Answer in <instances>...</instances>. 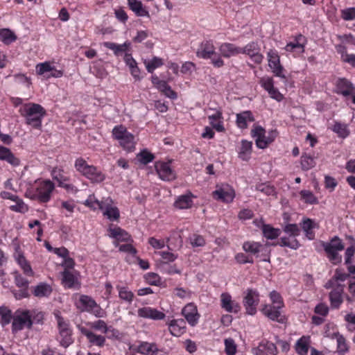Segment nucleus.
I'll use <instances>...</instances> for the list:
<instances>
[{"label": "nucleus", "mask_w": 355, "mask_h": 355, "mask_svg": "<svg viewBox=\"0 0 355 355\" xmlns=\"http://www.w3.org/2000/svg\"><path fill=\"white\" fill-rule=\"evenodd\" d=\"M19 113L25 117L26 123L35 128H40L42 125V119L46 115L44 108L37 103H29L21 107Z\"/></svg>", "instance_id": "1"}, {"label": "nucleus", "mask_w": 355, "mask_h": 355, "mask_svg": "<svg viewBox=\"0 0 355 355\" xmlns=\"http://www.w3.org/2000/svg\"><path fill=\"white\" fill-rule=\"evenodd\" d=\"M113 201L107 198L104 201H99L94 195H90L84 204L93 209H99L103 211V214L110 220H116L120 214L116 207L112 206Z\"/></svg>", "instance_id": "2"}, {"label": "nucleus", "mask_w": 355, "mask_h": 355, "mask_svg": "<svg viewBox=\"0 0 355 355\" xmlns=\"http://www.w3.org/2000/svg\"><path fill=\"white\" fill-rule=\"evenodd\" d=\"M74 166L76 171L92 183H101L105 179V175L94 165H89L83 158H78L75 161Z\"/></svg>", "instance_id": "3"}, {"label": "nucleus", "mask_w": 355, "mask_h": 355, "mask_svg": "<svg viewBox=\"0 0 355 355\" xmlns=\"http://www.w3.org/2000/svg\"><path fill=\"white\" fill-rule=\"evenodd\" d=\"M37 187L33 193L31 190L27 191V195L32 200H36L42 203H45L51 200L52 193L55 189L54 184L49 180L36 181Z\"/></svg>", "instance_id": "4"}, {"label": "nucleus", "mask_w": 355, "mask_h": 355, "mask_svg": "<svg viewBox=\"0 0 355 355\" xmlns=\"http://www.w3.org/2000/svg\"><path fill=\"white\" fill-rule=\"evenodd\" d=\"M196 55L203 59H211V63L215 67L219 68L224 65V61L217 55L214 45L210 40L201 42L196 51Z\"/></svg>", "instance_id": "5"}, {"label": "nucleus", "mask_w": 355, "mask_h": 355, "mask_svg": "<svg viewBox=\"0 0 355 355\" xmlns=\"http://www.w3.org/2000/svg\"><path fill=\"white\" fill-rule=\"evenodd\" d=\"M114 138L119 141L120 146L130 152L135 150L136 141L134 135L129 132L123 125L115 126L112 130Z\"/></svg>", "instance_id": "6"}, {"label": "nucleus", "mask_w": 355, "mask_h": 355, "mask_svg": "<svg viewBox=\"0 0 355 355\" xmlns=\"http://www.w3.org/2000/svg\"><path fill=\"white\" fill-rule=\"evenodd\" d=\"M34 311L29 310L18 309L12 317V330L17 332L25 328L31 329L33 320L32 319Z\"/></svg>", "instance_id": "7"}, {"label": "nucleus", "mask_w": 355, "mask_h": 355, "mask_svg": "<svg viewBox=\"0 0 355 355\" xmlns=\"http://www.w3.org/2000/svg\"><path fill=\"white\" fill-rule=\"evenodd\" d=\"M55 316L59 331L58 340H59L60 344L66 348L73 341L71 337L72 331L69 327V322L62 318L59 313H55Z\"/></svg>", "instance_id": "8"}, {"label": "nucleus", "mask_w": 355, "mask_h": 355, "mask_svg": "<svg viewBox=\"0 0 355 355\" xmlns=\"http://www.w3.org/2000/svg\"><path fill=\"white\" fill-rule=\"evenodd\" d=\"M322 246L328 258L333 263L336 264L342 261V257L338 252L342 251L345 246L341 239L335 236L329 242L324 243Z\"/></svg>", "instance_id": "9"}, {"label": "nucleus", "mask_w": 355, "mask_h": 355, "mask_svg": "<svg viewBox=\"0 0 355 355\" xmlns=\"http://www.w3.org/2000/svg\"><path fill=\"white\" fill-rule=\"evenodd\" d=\"M259 302V294L257 291L252 288H248L245 292L243 298V306L246 313L253 315L257 313V306Z\"/></svg>", "instance_id": "10"}, {"label": "nucleus", "mask_w": 355, "mask_h": 355, "mask_svg": "<svg viewBox=\"0 0 355 355\" xmlns=\"http://www.w3.org/2000/svg\"><path fill=\"white\" fill-rule=\"evenodd\" d=\"M266 131L261 126H256L252 130V136L255 138L256 145L259 148H265L272 143L275 137V132L265 135Z\"/></svg>", "instance_id": "11"}, {"label": "nucleus", "mask_w": 355, "mask_h": 355, "mask_svg": "<svg viewBox=\"0 0 355 355\" xmlns=\"http://www.w3.org/2000/svg\"><path fill=\"white\" fill-rule=\"evenodd\" d=\"M36 72L38 75L43 76L44 78H60L62 76L63 72L55 69L49 62H45L36 65Z\"/></svg>", "instance_id": "12"}, {"label": "nucleus", "mask_w": 355, "mask_h": 355, "mask_svg": "<svg viewBox=\"0 0 355 355\" xmlns=\"http://www.w3.org/2000/svg\"><path fill=\"white\" fill-rule=\"evenodd\" d=\"M241 53L248 55L253 62L260 64L263 60V55L260 53V47L257 43L252 42L243 48H241Z\"/></svg>", "instance_id": "13"}, {"label": "nucleus", "mask_w": 355, "mask_h": 355, "mask_svg": "<svg viewBox=\"0 0 355 355\" xmlns=\"http://www.w3.org/2000/svg\"><path fill=\"white\" fill-rule=\"evenodd\" d=\"M268 65L272 69V72L279 77L285 78L283 74V67L280 64L279 56L277 51L270 50L267 53Z\"/></svg>", "instance_id": "14"}, {"label": "nucleus", "mask_w": 355, "mask_h": 355, "mask_svg": "<svg viewBox=\"0 0 355 355\" xmlns=\"http://www.w3.org/2000/svg\"><path fill=\"white\" fill-rule=\"evenodd\" d=\"M282 308H277V306L272 304H266L261 309L263 314L268 318L270 320L284 323L285 322V317L282 315L281 309Z\"/></svg>", "instance_id": "15"}, {"label": "nucleus", "mask_w": 355, "mask_h": 355, "mask_svg": "<svg viewBox=\"0 0 355 355\" xmlns=\"http://www.w3.org/2000/svg\"><path fill=\"white\" fill-rule=\"evenodd\" d=\"M182 314L184 315L187 322L192 327H194L198 324L200 317L198 312L196 306L193 303L187 304L182 309Z\"/></svg>", "instance_id": "16"}, {"label": "nucleus", "mask_w": 355, "mask_h": 355, "mask_svg": "<svg viewBox=\"0 0 355 355\" xmlns=\"http://www.w3.org/2000/svg\"><path fill=\"white\" fill-rule=\"evenodd\" d=\"M335 91L345 97L352 96L355 93L353 84L346 78H338L336 83Z\"/></svg>", "instance_id": "17"}, {"label": "nucleus", "mask_w": 355, "mask_h": 355, "mask_svg": "<svg viewBox=\"0 0 355 355\" xmlns=\"http://www.w3.org/2000/svg\"><path fill=\"white\" fill-rule=\"evenodd\" d=\"M137 315L140 318L154 320H161L164 319L166 317V315L163 312L150 306H145L137 310Z\"/></svg>", "instance_id": "18"}, {"label": "nucleus", "mask_w": 355, "mask_h": 355, "mask_svg": "<svg viewBox=\"0 0 355 355\" xmlns=\"http://www.w3.org/2000/svg\"><path fill=\"white\" fill-rule=\"evenodd\" d=\"M212 195L216 200L228 203L233 200L235 196V193L233 189L226 186L224 187H220L213 191Z\"/></svg>", "instance_id": "19"}, {"label": "nucleus", "mask_w": 355, "mask_h": 355, "mask_svg": "<svg viewBox=\"0 0 355 355\" xmlns=\"http://www.w3.org/2000/svg\"><path fill=\"white\" fill-rule=\"evenodd\" d=\"M220 306L228 313H238L240 311L239 303L232 300V296L227 293L220 295Z\"/></svg>", "instance_id": "20"}, {"label": "nucleus", "mask_w": 355, "mask_h": 355, "mask_svg": "<svg viewBox=\"0 0 355 355\" xmlns=\"http://www.w3.org/2000/svg\"><path fill=\"white\" fill-rule=\"evenodd\" d=\"M155 168L162 180L171 181L175 179V173L171 169L169 163L158 162L156 164Z\"/></svg>", "instance_id": "21"}, {"label": "nucleus", "mask_w": 355, "mask_h": 355, "mask_svg": "<svg viewBox=\"0 0 355 355\" xmlns=\"http://www.w3.org/2000/svg\"><path fill=\"white\" fill-rule=\"evenodd\" d=\"M14 257L18 264L21 266L24 272L28 276H33V272L29 264L24 256V253L21 250L19 245L15 247Z\"/></svg>", "instance_id": "22"}, {"label": "nucleus", "mask_w": 355, "mask_h": 355, "mask_svg": "<svg viewBox=\"0 0 355 355\" xmlns=\"http://www.w3.org/2000/svg\"><path fill=\"white\" fill-rule=\"evenodd\" d=\"M331 288L332 289L329 293L331 305L334 308H338L343 302L344 286L343 284H338Z\"/></svg>", "instance_id": "23"}, {"label": "nucleus", "mask_w": 355, "mask_h": 355, "mask_svg": "<svg viewBox=\"0 0 355 355\" xmlns=\"http://www.w3.org/2000/svg\"><path fill=\"white\" fill-rule=\"evenodd\" d=\"M78 329L82 334L87 337V338L88 339L89 342L91 344L98 347H103L104 345L105 342V338L104 336L101 335H96L92 331L88 330L87 329L83 327L79 326Z\"/></svg>", "instance_id": "24"}, {"label": "nucleus", "mask_w": 355, "mask_h": 355, "mask_svg": "<svg viewBox=\"0 0 355 355\" xmlns=\"http://www.w3.org/2000/svg\"><path fill=\"white\" fill-rule=\"evenodd\" d=\"M109 232L110 236L116 239V241L114 242V245L116 246L119 245V242L120 241H132L130 235L119 227H116L114 228L110 227L109 229Z\"/></svg>", "instance_id": "25"}, {"label": "nucleus", "mask_w": 355, "mask_h": 355, "mask_svg": "<svg viewBox=\"0 0 355 355\" xmlns=\"http://www.w3.org/2000/svg\"><path fill=\"white\" fill-rule=\"evenodd\" d=\"M170 333L174 336H180L186 330V322L184 319L173 320L168 323Z\"/></svg>", "instance_id": "26"}, {"label": "nucleus", "mask_w": 355, "mask_h": 355, "mask_svg": "<svg viewBox=\"0 0 355 355\" xmlns=\"http://www.w3.org/2000/svg\"><path fill=\"white\" fill-rule=\"evenodd\" d=\"M218 49L220 55L224 58H230L241 53L240 47L232 43H223L220 45Z\"/></svg>", "instance_id": "27"}, {"label": "nucleus", "mask_w": 355, "mask_h": 355, "mask_svg": "<svg viewBox=\"0 0 355 355\" xmlns=\"http://www.w3.org/2000/svg\"><path fill=\"white\" fill-rule=\"evenodd\" d=\"M208 119L209 121L210 125L216 131L223 132L225 130L223 124V114L220 110H216L214 114L209 115Z\"/></svg>", "instance_id": "28"}, {"label": "nucleus", "mask_w": 355, "mask_h": 355, "mask_svg": "<svg viewBox=\"0 0 355 355\" xmlns=\"http://www.w3.org/2000/svg\"><path fill=\"white\" fill-rule=\"evenodd\" d=\"M304 37L302 35H297L294 42L287 44L285 46V50L289 52H295L297 54L302 53L304 51V46L301 43Z\"/></svg>", "instance_id": "29"}, {"label": "nucleus", "mask_w": 355, "mask_h": 355, "mask_svg": "<svg viewBox=\"0 0 355 355\" xmlns=\"http://www.w3.org/2000/svg\"><path fill=\"white\" fill-rule=\"evenodd\" d=\"M254 121V118L250 111H244L236 114V124L240 128H246L248 123Z\"/></svg>", "instance_id": "30"}, {"label": "nucleus", "mask_w": 355, "mask_h": 355, "mask_svg": "<svg viewBox=\"0 0 355 355\" xmlns=\"http://www.w3.org/2000/svg\"><path fill=\"white\" fill-rule=\"evenodd\" d=\"M130 8L139 17H150L149 12L139 0H128Z\"/></svg>", "instance_id": "31"}, {"label": "nucleus", "mask_w": 355, "mask_h": 355, "mask_svg": "<svg viewBox=\"0 0 355 355\" xmlns=\"http://www.w3.org/2000/svg\"><path fill=\"white\" fill-rule=\"evenodd\" d=\"M310 337L302 336L297 340L295 349L297 354L299 355H306L310 346Z\"/></svg>", "instance_id": "32"}, {"label": "nucleus", "mask_w": 355, "mask_h": 355, "mask_svg": "<svg viewBox=\"0 0 355 355\" xmlns=\"http://www.w3.org/2000/svg\"><path fill=\"white\" fill-rule=\"evenodd\" d=\"M96 303L95 300L88 295H80L78 301L76 302V306L83 311H90L91 308Z\"/></svg>", "instance_id": "33"}, {"label": "nucleus", "mask_w": 355, "mask_h": 355, "mask_svg": "<svg viewBox=\"0 0 355 355\" xmlns=\"http://www.w3.org/2000/svg\"><path fill=\"white\" fill-rule=\"evenodd\" d=\"M252 143L251 141L243 140L239 151V158L244 161L248 160L252 153Z\"/></svg>", "instance_id": "34"}, {"label": "nucleus", "mask_w": 355, "mask_h": 355, "mask_svg": "<svg viewBox=\"0 0 355 355\" xmlns=\"http://www.w3.org/2000/svg\"><path fill=\"white\" fill-rule=\"evenodd\" d=\"M261 230L263 236L270 240L277 238L281 234L280 229L275 228L270 225H263Z\"/></svg>", "instance_id": "35"}, {"label": "nucleus", "mask_w": 355, "mask_h": 355, "mask_svg": "<svg viewBox=\"0 0 355 355\" xmlns=\"http://www.w3.org/2000/svg\"><path fill=\"white\" fill-rule=\"evenodd\" d=\"M347 277V274L344 273L340 270L337 269L336 270L334 277L331 279H330L327 283H326L325 288H330L331 287H334V286L340 284L339 282H344Z\"/></svg>", "instance_id": "36"}, {"label": "nucleus", "mask_w": 355, "mask_h": 355, "mask_svg": "<svg viewBox=\"0 0 355 355\" xmlns=\"http://www.w3.org/2000/svg\"><path fill=\"white\" fill-rule=\"evenodd\" d=\"M51 293V286L46 283H40L34 288V295L38 297H48Z\"/></svg>", "instance_id": "37"}, {"label": "nucleus", "mask_w": 355, "mask_h": 355, "mask_svg": "<svg viewBox=\"0 0 355 355\" xmlns=\"http://www.w3.org/2000/svg\"><path fill=\"white\" fill-rule=\"evenodd\" d=\"M243 250L247 252H250L253 254H256L258 257V254L261 252L265 249L264 246L257 242H245L243 245Z\"/></svg>", "instance_id": "38"}, {"label": "nucleus", "mask_w": 355, "mask_h": 355, "mask_svg": "<svg viewBox=\"0 0 355 355\" xmlns=\"http://www.w3.org/2000/svg\"><path fill=\"white\" fill-rule=\"evenodd\" d=\"M62 283L64 286L67 288H72L78 284V279L73 275L72 272L68 270H65L62 272Z\"/></svg>", "instance_id": "39"}, {"label": "nucleus", "mask_w": 355, "mask_h": 355, "mask_svg": "<svg viewBox=\"0 0 355 355\" xmlns=\"http://www.w3.org/2000/svg\"><path fill=\"white\" fill-rule=\"evenodd\" d=\"M116 289L119 291V297L121 300L130 304L133 301L134 293L130 291L127 287L116 286Z\"/></svg>", "instance_id": "40"}, {"label": "nucleus", "mask_w": 355, "mask_h": 355, "mask_svg": "<svg viewBox=\"0 0 355 355\" xmlns=\"http://www.w3.org/2000/svg\"><path fill=\"white\" fill-rule=\"evenodd\" d=\"M331 130L337 134V135L343 139L347 137L350 133L347 125L340 122H336Z\"/></svg>", "instance_id": "41"}, {"label": "nucleus", "mask_w": 355, "mask_h": 355, "mask_svg": "<svg viewBox=\"0 0 355 355\" xmlns=\"http://www.w3.org/2000/svg\"><path fill=\"white\" fill-rule=\"evenodd\" d=\"M144 63L148 72L153 73L155 69L164 64V61L162 58L155 56L150 60H144Z\"/></svg>", "instance_id": "42"}, {"label": "nucleus", "mask_w": 355, "mask_h": 355, "mask_svg": "<svg viewBox=\"0 0 355 355\" xmlns=\"http://www.w3.org/2000/svg\"><path fill=\"white\" fill-rule=\"evenodd\" d=\"M175 206L179 209H187L191 207L192 200L190 195H182L175 202Z\"/></svg>", "instance_id": "43"}, {"label": "nucleus", "mask_w": 355, "mask_h": 355, "mask_svg": "<svg viewBox=\"0 0 355 355\" xmlns=\"http://www.w3.org/2000/svg\"><path fill=\"white\" fill-rule=\"evenodd\" d=\"M315 227V224L311 219L306 218L303 220L302 230L306 234L309 239L311 240L314 238V233L313 229Z\"/></svg>", "instance_id": "44"}, {"label": "nucleus", "mask_w": 355, "mask_h": 355, "mask_svg": "<svg viewBox=\"0 0 355 355\" xmlns=\"http://www.w3.org/2000/svg\"><path fill=\"white\" fill-rule=\"evenodd\" d=\"M0 39L5 44H10L17 40L15 34L8 28L0 30Z\"/></svg>", "instance_id": "45"}, {"label": "nucleus", "mask_w": 355, "mask_h": 355, "mask_svg": "<svg viewBox=\"0 0 355 355\" xmlns=\"http://www.w3.org/2000/svg\"><path fill=\"white\" fill-rule=\"evenodd\" d=\"M103 45L106 48L112 50L115 55H119V53L125 51L128 47V44L126 43L117 44L110 42H104Z\"/></svg>", "instance_id": "46"}, {"label": "nucleus", "mask_w": 355, "mask_h": 355, "mask_svg": "<svg viewBox=\"0 0 355 355\" xmlns=\"http://www.w3.org/2000/svg\"><path fill=\"white\" fill-rule=\"evenodd\" d=\"M51 175L53 179L58 182L59 187L68 181V178L64 175V171L61 168H54L51 171Z\"/></svg>", "instance_id": "47"}, {"label": "nucleus", "mask_w": 355, "mask_h": 355, "mask_svg": "<svg viewBox=\"0 0 355 355\" xmlns=\"http://www.w3.org/2000/svg\"><path fill=\"white\" fill-rule=\"evenodd\" d=\"M1 323L3 326L8 324L12 319L11 311L6 306H0Z\"/></svg>", "instance_id": "48"}, {"label": "nucleus", "mask_w": 355, "mask_h": 355, "mask_svg": "<svg viewBox=\"0 0 355 355\" xmlns=\"http://www.w3.org/2000/svg\"><path fill=\"white\" fill-rule=\"evenodd\" d=\"M157 89H159V91L164 94L166 97L171 99H175L177 98V94L171 89L166 81H164Z\"/></svg>", "instance_id": "49"}, {"label": "nucleus", "mask_w": 355, "mask_h": 355, "mask_svg": "<svg viewBox=\"0 0 355 355\" xmlns=\"http://www.w3.org/2000/svg\"><path fill=\"white\" fill-rule=\"evenodd\" d=\"M155 343L143 342L138 346L137 352L143 354L150 355L153 351L155 350Z\"/></svg>", "instance_id": "50"}, {"label": "nucleus", "mask_w": 355, "mask_h": 355, "mask_svg": "<svg viewBox=\"0 0 355 355\" xmlns=\"http://www.w3.org/2000/svg\"><path fill=\"white\" fill-rule=\"evenodd\" d=\"M14 202L15 205L10 206L12 211L19 213H26L28 211V206L19 197H17V200H15Z\"/></svg>", "instance_id": "51"}, {"label": "nucleus", "mask_w": 355, "mask_h": 355, "mask_svg": "<svg viewBox=\"0 0 355 355\" xmlns=\"http://www.w3.org/2000/svg\"><path fill=\"white\" fill-rule=\"evenodd\" d=\"M332 336L336 339L338 350L340 352H347L348 348L345 338L339 333H334Z\"/></svg>", "instance_id": "52"}, {"label": "nucleus", "mask_w": 355, "mask_h": 355, "mask_svg": "<svg viewBox=\"0 0 355 355\" xmlns=\"http://www.w3.org/2000/svg\"><path fill=\"white\" fill-rule=\"evenodd\" d=\"M225 343V351L227 355H235L236 352V345L234 340L231 338H226L224 341Z\"/></svg>", "instance_id": "53"}, {"label": "nucleus", "mask_w": 355, "mask_h": 355, "mask_svg": "<svg viewBox=\"0 0 355 355\" xmlns=\"http://www.w3.org/2000/svg\"><path fill=\"white\" fill-rule=\"evenodd\" d=\"M315 163L313 157L306 155L301 157L302 168L304 171H308L314 167Z\"/></svg>", "instance_id": "54"}, {"label": "nucleus", "mask_w": 355, "mask_h": 355, "mask_svg": "<svg viewBox=\"0 0 355 355\" xmlns=\"http://www.w3.org/2000/svg\"><path fill=\"white\" fill-rule=\"evenodd\" d=\"M137 159L144 164H147L152 162L154 159V155L146 150H142L137 156Z\"/></svg>", "instance_id": "55"}, {"label": "nucleus", "mask_w": 355, "mask_h": 355, "mask_svg": "<svg viewBox=\"0 0 355 355\" xmlns=\"http://www.w3.org/2000/svg\"><path fill=\"white\" fill-rule=\"evenodd\" d=\"M301 198L306 203L316 204L318 202L317 198L314 196L313 193L308 190H302L300 191Z\"/></svg>", "instance_id": "56"}, {"label": "nucleus", "mask_w": 355, "mask_h": 355, "mask_svg": "<svg viewBox=\"0 0 355 355\" xmlns=\"http://www.w3.org/2000/svg\"><path fill=\"white\" fill-rule=\"evenodd\" d=\"M279 245L281 246H286L288 247L291 249L296 250L299 248L300 244L297 239H293L291 240L289 239V238L287 237H282L281 238Z\"/></svg>", "instance_id": "57"}, {"label": "nucleus", "mask_w": 355, "mask_h": 355, "mask_svg": "<svg viewBox=\"0 0 355 355\" xmlns=\"http://www.w3.org/2000/svg\"><path fill=\"white\" fill-rule=\"evenodd\" d=\"M270 298L272 305H275L277 308H283L284 302L282 296L275 291L270 292Z\"/></svg>", "instance_id": "58"}, {"label": "nucleus", "mask_w": 355, "mask_h": 355, "mask_svg": "<svg viewBox=\"0 0 355 355\" xmlns=\"http://www.w3.org/2000/svg\"><path fill=\"white\" fill-rule=\"evenodd\" d=\"M89 325L92 329L100 330L104 334L109 332L110 328H108L105 322L103 320H98L97 321L89 323Z\"/></svg>", "instance_id": "59"}, {"label": "nucleus", "mask_w": 355, "mask_h": 355, "mask_svg": "<svg viewBox=\"0 0 355 355\" xmlns=\"http://www.w3.org/2000/svg\"><path fill=\"white\" fill-rule=\"evenodd\" d=\"M284 231L289 234L291 236L295 237L300 233V230L296 224H288L284 228Z\"/></svg>", "instance_id": "60"}, {"label": "nucleus", "mask_w": 355, "mask_h": 355, "mask_svg": "<svg viewBox=\"0 0 355 355\" xmlns=\"http://www.w3.org/2000/svg\"><path fill=\"white\" fill-rule=\"evenodd\" d=\"M341 16L344 20L350 21L355 19V8H349L341 11Z\"/></svg>", "instance_id": "61"}, {"label": "nucleus", "mask_w": 355, "mask_h": 355, "mask_svg": "<svg viewBox=\"0 0 355 355\" xmlns=\"http://www.w3.org/2000/svg\"><path fill=\"white\" fill-rule=\"evenodd\" d=\"M190 243L193 247H202L205 245V241L202 236L194 234L190 237Z\"/></svg>", "instance_id": "62"}, {"label": "nucleus", "mask_w": 355, "mask_h": 355, "mask_svg": "<svg viewBox=\"0 0 355 355\" xmlns=\"http://www.w3.org/2000/svg\"><path fill=\"white\" fill-rule=\"evenodd\" d=\"M263 344L264 345V348L266 349V352L268 354L277 355L278 353L277 346L275 343L269 342V341H263Z\"/></svg>", "instance_id": "63"}, {"label": "nucleus", "mask_w": 355, "mask_h": 355, "mask_svg": "<svg viewBox=\"0 0 355 355\" xmlns=\"http://www.w3.org/2000/svg\"><path fill=\"white\" fill-rule=\"evenodd\" d=\"M256 189L266 195H272L275 193L274 188L266 184H259L256 186Z\"/></svg>", "instance_id": "64"}]
</instances>
